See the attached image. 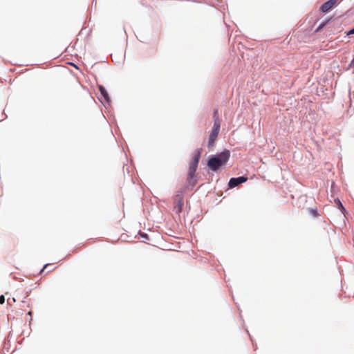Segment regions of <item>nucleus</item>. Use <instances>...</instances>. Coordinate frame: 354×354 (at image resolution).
Wrapping results in <instances>:
<instances>
[{
    "mask_svg": "<svg viewBox=\"0 0 354 354\" xmlns=\"http://www.w3.org/2000/svg\"><path fill=\"white\" fill-rule=\"evenodd\" d=\"M48 270H49L48 271V272H51L53 269H50V268H48Z\"/></svg>",
    "mask_w": 354,
    "mask_h": 354,
    "instance_id": "obj_15",
    "label": "nucleus"
},
{
    "mask_svg": "<svg viewBox=\"0 0 354 354\" xmlns=\"http://www.w3.org/2000/svg\"><path fill=\"white\" fill-rule=\"evenodd\" d=\"M214 124L213 127V129L211 131V133L209 135V139L208 142V147H212L214 145L215 140H216V138L218 135L219 130H220V121L218 118V110L215 111L214 113Z\"/></svg>",
    "mask_w": 354,
    "mask_h": 354,
    "instance_id": "obj_2",
    "label": "nucleus"
},
{
    "mask_svg": "<svg viewBox=\"0 0 354 354\" xmlns=\"http://www.w3.org/2000/svg\"><path fill=\"white\" fill-rule=\"evenodd\" d=\"M230 156V152L229 150H227V149L223 150V166L228 160Z\"/></svg>",
    "mask_w": 354,
    "mask_h": 354,
    "instance_id": "obj_8",
    "label": "nucleus"
},
{
    "mask_svg": "<svg viewBox=\"0 0 354 354\" xmlns=\"http://www.w3.org/2000/svg\"><path fill=\"white\" fill-rule=\"evenodd\" d=\"M200 157H201V151L199 150H198L196 152V153L193 158V160L189 165L188 176H187V181H188V183L192 186L195 185L196 183V180L194 178V176H195V172H196L197 167H198V163Z\"/></svg>",
    "mask_w": 354,
    "mask_h": 354,
    "instance_id": "obj_1",
    "label": "nucleus"
},
{
    "mask_svg": "<svg viewBox=\"0 0 354 354\" xmlns=\"http://www.w3.org/2000/svg\"><path fill=\"white\" fill-rule=\"evenodd\" d=\"M337 0H328V1L324 3L320 8L319 10L322 12H326L330 9H331L337 3Z\"/></svg>",
    "mask_w": 354,
    "mask_h": 354,
    "instance_id": "obj_6",
    "label": "nucleus"
},
{
    "mask_svg": "<svg viewBox=\"0 0 354 354\" xmlns=\"http://www.w3.org/2000/svg\"><path fill=\"white\" fill-rule=\"evenodd\" d=\"M334 201L342 210H344V207L339 198H335Z\"/></svg>",
    "mask_w": 354,
    "mask_h": 354,
    "instance_id": "obj_9",
    "label": "nucleus"
},
{
    "mask_svg": "<svg viewBox=\"0 0 354 354\" xmlns=\"http://www.w3.org/2000/svg\"><path fill=\"white\" fill-rule=\"evenodd\" d=\"M208 167L215 171L221 166V158L219 157H212L208 161Z\"/></svg>",
    "mask_w": 354,
    "mask_h": 354,
    "instance_id": "obj_5",
    "label": "nucleus"
},
{
    "mask_svg": "<svg viewBox=\"0 0 354 354\" xmlns=\"http://www.w3.org/2000/svg\"><path fill=\"white\" fill-rule=\"evenodd\" d=\"M347 35H354V28H352L351 30H350L348 32H347Z\"/></svg>",
    "mask_w": 354,
    "mask_h": 354,
    "instance_id": "obj_12",
    "label": "nucleus"
},
{
    "mask_svg": "<svg viewBox=\"0 0 354 354\" xmlns=\"http://www.w3.org/2000/svg\"><path fill=\"white\" fill-rule=\"evenodd\" d=\"M183 205H184L183 196L182 194H178L175 196V199H174V211L175 212V213L179 215L183 211Z\"/></svg>",
    "mask_w": 354,
    "mask_h": 354,
    "instance_id": "obj_3",
    "label": "nucleus"
},
{
    "mask_svg": "<svg viewBox=\"0 0 354 354\" xmlns=\"http://www.w3.org/2000/svg\"><path fill=\"white\" fill-rule=\"evenodd\" d=\"M28 314L29 315H32V312H31V310H30L28 311Z\"/></svg>",
    "mask_w": 354,
    "mask_h": 354,
    "instance_id": "obj_13",
    "label": "nucleus"
},
{
    "mask_svg": "<svg viewBox=\"0 0 354 354\" xmlns=\"http://www.w3.org/2000/svg\"><path fill=\"white\" fill-rule=\"evenodd\" d=\"M248 180V178L245 176H239L237 178H230L229 183H228V187L229 188H234L245 182H246Z\"/></svg>",
    "mask_w": 354,
    "mask_h": 354,
    "instance_id": "obj_4",
    "label": "nucleus"
},
{
    "mask_svg": "<svg viewBox=\"0 0 354 354\" xmlns=\"http://www.w3.org/2000/svg\"><path fill=\"white\" fill-rule=\"evenodd\" d=\"M99 90H100V93L102 94V95L104 97V100L106 102H109V94H108L106 90L105 89V88H104L102 86H99Z\"/></svg>",
    "mask_w": 354,
    "mask_h": 354,
    "instance_id": "obj_7",
    "label": "nucleus"
},
{
    "mask_svg": "<svg viewBox=\"0 0 354 354\" xmlns=\"http://www.w3.org/2000/svg\"><path fill=\"white\" fill-rule=\"evenodd\" d=\"M48 270H49L48 271V272H51L53 269H50V268H48Z\"/></svg>",
    "mask_w": 354,
    "mask_h": 354,
    "instance_id": "obj_14",
    "label": "nucleus"
},
{
    "mask_svg": "<svg viewBox=\"0 0 354 354\" xmlns=\"http://www.w3.org/2000/svg\"><path fill=\"white\" fill-rule=\"evenodd\" d=\"M5 302V297L3 295L0 296V304H3Z\"/></svg>",
    "mask_w": 354,
    "mask_h": 354,
    "instance_id": "obj_11",
    "label": "nucleus"
},
{
    "mask_svg": "<svg viewBox=\"0 0 354 354\" xmlns=\"http://www.w3.org/2000/svg\"><path fill=\"white\" fill-rule=\"evenodd\" d=\"M26 306H27L28 308H30V306H29V304H27Z\"/></svg>",
    "mask_w": 354,
    "mask_h": 354,
    "instance_id": "obj_16",
    "label": "nucleus"
},
{
    "mask_svg": "<svg viewBox=\"0 0 354 354\" xmlns=\"http://www.w3.org/2000/svg\"><path fill=\"white\" fill-rule=\"evenodd\" d=\"M50 266V264H46V265L44 266V268L41 269V270L40 273H41V274H42V273L44 272V270H45L46 269H47Z\"/></svg>",
    "mask_w": 354,
    "mask_h": 354,
    "instance_id": "obj_10",
    "label": "nucleus"
}]
</instances>
